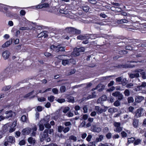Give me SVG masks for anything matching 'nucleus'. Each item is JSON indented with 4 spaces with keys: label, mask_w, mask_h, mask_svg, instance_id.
<instances>
[{
    "label": "nucleus",
    "mask_w": 146,
    "mask_h": 146,
    "mask_svg": "<svg viewBox=\"0 0 146 146\" xmlns=\"http://www.w3.org/2000/svg\"><path fill=\"white\" fill-rule=\"evenodd\" d=\"M70 130V128L68 127H65L64 129H63V131L64 133H66L68 132Z\"/></svg>",
    "instance_id": "50"
},
{
    "label": "nucleus",
    "mask_w": 146,
    "mask_h": 146,
    "mask_svg": "<svg viewBox=\"0 0 146 146\" xmlns=\"http://www.w3.org/2000/svg\"><path fill=\"white\" fill-rule=\"evenodd\" d=\"M8 9L6 12V14L7 16L9 17H12L14 16V14L11 12L8 11Z\"/></svg>",
    "instance_id": "24"
},
{
    "label": "nucleus",
    "mask_w": 146,
    "mask_h": 146,
    "mask_svg": "<svg viewBox=\"0 0 146 146\" xmlns=\"http://www.w3.org/2000/svg\"><path fill=\"white\" fill-rule=\"evenodd\" d=\"M140 74L142 76V78H143V79H146V74L145 72H142Z\"/></svg>",
    "instance_id": "55"
},
{
    "label": "nucleus",
    "mask_w": 146,
    "mask_h": 146,
    "mask_svg": "<svg viewBox=\"0 0 146 146\" xmlns=\"http://www.w3.org/2000/svg\"><path fill=\"white\" fill-rule=\"evenodd\" d=\"M95 109L98 114L102 113L104 111V109L100 108L98 106H96Z\"/></svg>",
    "instance_id": "19"
},
{
    "label": "nucleus",
    "mask_w": 146,
    "mask_h": 146,
    "mask_svg": "<svg viewBox=\"0 0 146 146\" xmlns=\"http://www.w3.org/2000/svg\"><path fill=\"white\" fill-rule=\"evenodd\" d=\"M113 104L115 106L118 107L120 105V103L118 100H117L114 102Z\"/></svg>",
    "instance_id": "38"
},
{
    "label": "nucleus",
    "mask_w": 146,
    "mask_h": 146,
    "mask_svg": "<svg viewBox=\"0 0 146 146\" xmlns=\"http://www.w3.org/2000/svg\"><path fill=\"white\" fill-rule=\"evenodd\" d=\"M21 120L23 122H27L28 121V118L25 115H23L21 117Z\"/></svg>",
    "instance_id": "25"
},
{
    "label": "nucleus",
    "mask_w": 146,
    "mask_h": 146,
    "mask_svg": "<svg viewBox=\"0 0 146 146\" xmlns=\"http://www.w3.org/2000/svg\"><path fill=\"white\" fill-rule=\"evenodd\" d=\"M113 125L115 128H116L120 127L121 124L119 122H115L114 123Z\"/></svg>",
    "instance_id": "42"
},
{
    "label": "nucleus",
    "mask_w": 146,
    "mask_h": 146,
    "mask_svg": "<svg viewBox=\"0 0 146 146\" xmlns=\"http://www.w3.org/2000/svg\"><path fill=\"white\" fill-rule=\"evenodd\" d=\"M55 97L53 96H51L48 98V100L50 102H52L54 99Z\"/></svg>",
    "instance_id": "34"
},
{
    "label": "nucleus",
    "mask_w": 146,
    "mask_h": 146,
    "mask_svg": "<svg viewBox=\"0 0 146 146\" xmlns=\"http://www.w3.org/2000/svg\"><path fill=\"white\" fill-rule=\"evenodd\" d=\"M127 101L128 103H131L134 102V99L132 97H129L128 98Z\"/></svg>",
    "instance_id": "35"
},
{
    "label": "nucleus",
    "mask_w": 146,
    "mask_h": 146,
    "mask_svg": "<svg viewBox=\"0 0 146 146\" xmlns=\"http://www.w3.org/2000/svg\"><path fill=\"white\" fill-rule=\"evenodd\" d=\"M60 92H64L66 90V87L64 86H62L60 88Z\"/></svg>",
    "instance_id": "51"
},
{
    "label": "nucleus",
    "mask_w": 146,
    "mask_h": 146,
    "mask_svg": "<svg viewBox=\"0 0 146 146\" xmlns=\"http://www.w3.org/2000/svg\"><path fill=\"white\" fill-rule=\"evenodd\" d=\"M52 9H53V13L56 15L59 14V12H58V11L59 10V9H58L55 7H54L52 8Z\"/></svg>",
    "instance_id": "30"
},
{
    "label": "nucleus",
    "mask_w": 146,
    "mask_h": 146,
    "mask_svg": "<svg viewBox=\"0 0 146 146\" xmlns=\"http://www.w3.org/2000/svg\"><path fill=\"white\" fill-rule=\"evenodd\" d=\"M74 28L72 27H68L66 28L65 29V31L66 32L71 33H73V31Z\"/></svg>",
    "instance_id": "22"
},
{
    "label": "nucleus",
    "mask_w": 146,
    "mask_h": 146,
    "mask_svg": "<svg viewBox=\"0 0 146 146\" xmlns=\"http://www.w3.org/2000/svg\"><path fill=\"white\" fill-rule=\"evenodd\" d=\"M50 48L57 52L60 51H64L65 50V47L62 46L61 44H58L57 46L52 45L50 46Z\"/></svg>",
    "instance_id": "1"
},
{
    "label": "nucleus",
    "mask_w": 146,
    "mask_h": 146,
    "mask_svg": "<svg viewBox=\"0 0 146 146\" xmlns=\"http://www.w3.org/2000/svg\"><path fill=\"white\" fill-rule=\"evenodd\" d=\"M16 125V121H14L12 124H9L8 125V129L10 132H12L15 130Z\"/></svg>",
    "instance_id": "4"
},
{
    "label": "nucleus",
    "mask_w": 146,
    "mask_h": 146,
    "mask_svg": "<svg viewBox=\"0 0 146 146\" xmlns=\"http://www.w3.org/2000/svg\"><path fill=\"white\" fill-rule=\"evenodd\" d=\"M66 59H64L62 60V64L63 65L66 66L70 62L72 63L73 64H74L75 61L74 60L72 59L68 60L67 58Z\"/></svg>",
    "instance_id": "7"
},
{
    "label": "nucleus",
    "mask_w": 146,
    "mask_h": 146,
    "mask_svg": "<svg viewBox=\"0 0 146 146\" xmlns=\"http://www.w3.org/2000/svg\"><path fill=\"white\" fill-rule=\"evenodd\" d=\"M48 35L47 34V32L46 31H44L40 33L38 35V38H40L42 37H44V38L47 37Z\"/></svg>",
    "instance_id": "17"
},
{
    "label": "nucleus",
    "mask_w": 146,
    "mask_h": 146,
    "mask_svg": "<svg viewBox=\"0 0 146 146\" xmlns=\"http://www.w3.org/2000/svg\"><path fill=\"white\" fill-rule=\"evenodd\" d=\"M70 139L74 141H76L77 140V138L74 135H71L69 137Z\"/></svg>",
    "instance_id": "39"
},
{
    "label": "nucleus",
    "mask_w": 146,
    "mask_h": 146,
    "mask_svg": "<svg viewBox=\"0 0 146 146\" xmlns=\"http://www.w3.org/2000/svg\"><path fill=\"white\" fill-rule=\"evenodd\" d=\"M138 121L137 120L135 119L133 120V125L134 127H137L138 125Z\"/></svg>",
    "instance_id": "28"
},
{
    "label": "nucleus",
    "mask_w": 146,
    "mask_h": 146,
    "mask_svg": "<svg viewBox=\"0 0 146 146\" xmlns=\"http://www.w3.org/2000/svg\"><path fill=\"white\" fill-rule=\"evenodd\" d=\"M144 99V97L142 96H137L135 98V102L137 103L141 102Z\"/></svg>",
    "instance_id": "14"
},
{
    "label": "nucleus",
    "mask_w": 146,
    "mask_h": 146,
    "mask_svg": "<svg viewBox=\"0 0 146 146\" xmlns=\"http://www.w3.org/2000/svg\"><path fill=\"white\" fill-rule=\"evenodd\" d=\"M107 99V97L106 95H103L101 98H100L98 101L101 100L102 101H104L106 100Z\"/></svg>",
    "instance_id": "36"
},
{
    "label": "nucleus",
    "mask_w": 146,
    "mask_h": 146,
    "mask_svg": "<svg viewBox=\"0 0 146 146\" xmlns=\"http://www.w3.org/2000/svg\"><path fill=\"white\" fill-rule=\"evenodd\" d=\"M16 9L19 8V7H12L5 5L3 4L0 3V11H3V10L7 11L8 9H12L13 8Z\"/></svg>",
    "instance_id": "3"
},
{
    "label": "nucleus",
    "mask_w": 146,
    "mask_h": 146,
    "mask_svg": "<svg viewBox=\"0 0 146 146\" xmlns=\"http://www.w3.org/2000/svg\"><path fill=\"white\" fill-rule=\"evenodd\" d=\"M7 141L9 143H13L15 142V138L12 136H9L7 138Z\"/></svg>",
    "instance_id": "20"
},
{
    "label": "nucleus",
    "mask_w": 146,
    "mask_h": 146,
    "mask_svg": "<svg viewBox=\"0 0 146 146\" xmlns=\"http://www.w3.org/2000/svg\"><path fill=\"white\" fill-rule=\"evenodd\" d=\"M52 92L55 94H58V90L56 88H53L52 89Z\"/></svg>",
    "instance_id": "58"
},
{
    "label": "nucleus",
    "mask_w": 146,
    "mask_h": 146,
    "mask_svg": "<svg viewBox=\"0 0 146 146\" xmlns=\"http://www.w3.org/2000/svg\"><path fill=\"white\" fill-rule=\"evenodd\" d=\"M104 138V136L102 135H100L99 136V138L96 139V141L97 142H99L102 141Z\"/></svg>",
    "instance_id": "31"
},
{
    "label": "nucleus",
    "mask_w": 146,
    "mask_h": 146,
    "mask_svg": "<svg viewBox=\"0 0 146 146\" xmlns=\"http://www.w3.org/2000/svg\"><path fill=\"white\" fill-rule=\"evenodd\" d=\"M13 69V65H11L7 68L6 70L8 71H11Z\"/></svg>",
    "instance_id": "54"
},
{
    "label": "nucleus",
    "mask_w": 146,
    "mask_h": 146,
    "mask_svg": "<svg viewBox=\"0 0 146 146\" xmlns=\"http://www.w3.org/2000/svg\"><path fill=\"white\" fill-rule=\"evenodd\" d=\"M88 35H87V36H83L82 35H80L79 36H77V38L78 40H84L86 39H88L89 38L88 37Z\"/></svg>",
    "instance_id": "21"
},
{
    "label": "nucleus",
    "mask_w": 146,
    "mask_h": 146,
    "mask_svg": "<svg viewBox=\"0 0 146 146\" xmlns=\"http://www.w3.org/2000/svg\"><path fill=\"white\" fill-rule=\"evenodd\" d=\"M32 127H33L32 130V132L31 133V135L33 136H34L36 134V131L37 130V127L36 125L35 124H33L32 125Z\"/></svg>",
    "instance_id": "13"
},
{
    "label": "nucleus",
    "mask_w": 146,
    "mask_h": 146,
    "mask_svg": "<svg viewBox=\"0 0 146 146\" xmlns=\"http://www.w3.org/2000/svg\"><path fill=\"white\" fill-rule=\"evenodd\" d=\"M10 53L8 50H5L3 53L2 56L4 59L6 60L8 58Z\"/></svg>",
    "instance_id": "10"
},
{
    "label": "nucleus",
    "mask_w": 146,
    "mask_h": 146,
    "mask_svg": "<svg viewBox=\"0 0 146 146\" xmlns=\"http://www.w3.org/2000/svg\"><path fill=\"white\" fill-rule=\"evenodd\" d=\"M67 57V56L66 55H58L57 56V58H58L59 59L62 60L63 59H65L66 58V57Z\"/></svg>",
    "instance_id": "26"
},
{
    "label": "nucleus",
    "mask_w": 146,
    "mask_h": 146,
    "mask_svg": "<svg viewBox=\"0 0 146 146\" xmlns=\"http://www.w3.org/2000/svg\"><path fill=\"white\" fill-rule=\"evenodd\" d=\"M44 125L46 128L48 129H50L51 127L50 125L48 123V122H47L46 123L44 124Z\"/></svg>",
    "instance_id": "60"
},
{
    "label": "nucleus",
    "mask_w": 146,
    "mask_h": 146,
    "mask_svg": "<svg viewBox=\"0 0 146 146\" xmlns=\"http://www.w3.org/2000/svg\"><path fill=\"white\" fill-rule=\"evenodd\" d=\"M74 114L73 113L69 111L66 114V115L69 117H72L73 116Z\"/></svg>",
    "instance_id": "59"
},
{
    "label": "nucleus",
    "mask_w": 146,
    "mask_h": 146,
    "mask_svg": "<svg viewBox=\"0 0 146 146\" xmlns=\"http://www.w3.org/2000/svg\"><path fill=\"white\" fill-rule=\"evenodd\" d=\"M32 7L33 9H35L36 8H42V7L41 4L37 5L35 6H33Z\"/></svg>",
    "instance_id": "53"
},
{
    "label": "nucleus",
    "mask_w": 146,
    "mask_h": 146,
    "mask_svg": "<svg viewBox=\"0 0 146 146\" xmlns=\"http://www.w3.org/2000/svg\"><path fill=\"white\" fill-rule=\"evenodd\" d=\"M28 142L30 144H34L36 142V141L32 137H30L28 139Z\"/></svg>",
    "instance_id": "23"
},
{
    "label": "nucleus",
    "mask_w": 146,
    "mask_h": 146,
    "mask_svg": "<svg viewBox=\"0 0 146 146\" xmlns=\"http://www.w3.org/2000/svg\"><path fill=\"white\" fill-rule=\"evenodd\" d=\"M122 130V127H119L115 128V129H114V131L117 132L119 133Z\"/></svg>",
    "instance_id": "33"
},
{
    "label": "nucleus",
    "mask_w": 146,
    "mask_h": 146,
    "mask_svg": "<svg viewBox=\"0 0 146 146\" xmlns=\"http://www.w3.org/2000/svg\"><path fill=\"white\" fill-rule=\"evenodd\" d=\"M124 94L126 96H129L130 95V92L128 90H126L124 92Z\"/></svg>",
    "instance_id": "43"
},
{
    "label": "nucleus",
    "mask_w": 146,
    "mask_h": 146,
    "mask_svg": "<svg viewBox=\"0 0 146 146\" xmlns=\"http://www.w3.org/2000/svg\"><path fill=\"white\" fill-rule=\"evenodd\" d=\"M70 110V108L69 107H65L64 108L63 111V112L66 113H67L68 111Z\"/></svg>",
    "instance_id": "48"
},
{
    "label": "nucleus",
    "mask_w": 146,
    "mask_h": 146,
    "mask_svg": "<svg viewBox=\"0 0 146 146\" xmlns=\"http://www.w3.org/2000/svg\"><path fill=\"white\" fill-rule=\"evenodd\" d=\"M35 92L34 91H33L31 92L28 93L25 96H24V98H27V97H28L30 96L31 95H32L33 93H34Z\"/></svg>",
    "instance_id": "57"
},
{
    "label": "nucleus",
    "mask_w": 146,
    "mask_h": 146,
    "mask_svg": "<svg viewBox=\"0 0 146 146\" xmlns=\"http://www.w3.org/2000/svg\"><path fill=\"white\" fill-rule=\"evenodd\" d=\"M92 137V136L91 135H88L86 138V140L88 142H89L90 141Z\"/></svg>",
    "instance_id": "63"
},
{
    "label": "nucleus",
    "mask_w": 146,
    "mask_h": 146,
    "mask_svg": "<svg viewBox=\"0 0 146 146\" xmlns=\"http://www.w3.org/2000/svg\"><path fill=\"white\" fill-rule=\"evenodd\" d=\"M105 87V86L100 84L98 85L95 88H93L92 89V91H94L96 89H98V90L99 91H101L102 90L104 89Z\"/></svg>",
    "instance_id": "12"
},
{
    "label": "nucleus",
    "mask_w": 146,
    "mask_h": 146,
    "mask_svg": "<svg viewBox=\"0 0 146 146\" xmlns=\"http://www.w3.org/2000/svg\"><path fill=\"white\" fill-rule=\"evenodd\" d=\"M120 93V92H119L116 91L115 92L113 93L112 94V95L114 97H117Z\"/></svg>",
    "instance_id": "49"
},
{
    "label": "nucleus",
    "mask_w": 146,
    "mask_h": 146,
    "mask_svg": "<svg viewBox=\"0 0 146 146\" xmlns=\"http://www.w3.org/2000/svg\"><path fill=\"white\" fill-rule=\"evenodd\" d=\"M98 37V36L96 34H94L90 35V38L91 39H95Z\"/></svg>",
    "instance_id": "45"
},
{
    "label": "nucleus",
    "mask_w": 146,
    "mask_h": 146,
    "mask_svg": "<svg viewBox=\"0 0 146 146\" xmlns=\"http://www.w3.org/2000/svg\"><path fill=\"white\" fill-rule=\"evenodd\" d=\"M117 109L115 108H110L108 110V111L110 113H112L114 112H115L117 111Z\"/></svg>",
    "instance_id": "27"
},
{
    "label": "nucleus",
    "mask_w": 146,
    "mask_h": 146,
    "mask_svg": "<svg viewBox=\"0 0 146 146\" xmlns=\"http://www.w3.org/2000/svg\"><path fill=\"white\" fill-rule=\"evenodd\" d=\"M93 131L97 132H99L101 130V128L100 127H97L96 126L94 127L93 129H92Z\"/></svg>",
    "instance_id": "29"
},
{
    "label": "nucleus",
    "mask_w": 146,
    "mask_h": 146,
    "mask_svg": "<svg viewBox=\"0 0 146 146\" xmlns=\"http://www.w3.org/2000/svg\"><path fill=\"white\" fill-rule=\"evenodd\" d=\"M31 130L30 128L27 127L24 129L22 130V132L24 135H28L31 132Z\"/></svg>",
    "instance_id": "16"
},
{
    "label": "nucleus",
    "mask_w": 146,
    "mask_h": 146,
    "mask_svg": "<svg viewBox=\"0 0 146 146\" xmlns=\"http://www.w3.org/2000/svg\"><path fill=\"white\" fill-rule=\"evenodd\" d=\"M50 117L49 115H47L44 117V118L40 120L39 123H41L43 125L46 123L47 122H49Z\"/></svg>",
    "instance_id": "8"
},
{
    "label": "nucleus",
    "mask_w": 146,
    "mask_h": 146,
    "mask_svg": "<svg viewBox=\"0 0 146 146\" xmlns=\"http://www.w3.org/2000/svg\"><path fill=\"white\" fill-rule=\"evenodd\" d=\"M85 50V48L83 47L75 48L74 49L72 53V55L74 56H79L80 53L84 52Z\"/></svg>",
    "instance_id": "2"
},
{
    "label": "nucleus",
    "mask_w": 146,
    "mask_h": 146,
    "mask_svg": "<svg viewBox=\"0 0 146 146\" xmlns=\"http://www.w3.org/2000/svg\"><path fill=\"white\" fill-rule=\"evenodd\" d=\"M60 13L62 14H67L68 11H67L66 9H60L59 10V12Z\"/></svg>",
    "instance_id": "32"
},
{
    "label": "nucleus",
    "mask_w": 146,
    "mask_h": 146,
    "mask_svg": "<svg viewBox=\"0 0 146 146\" xmlns=\"http://www.w3.org/2000/svg\"><path fill=\"white\" fill-rule=\"evenodd\" d=\"M143 71V70L141 69H138L135 70V73L131 74L129 75V77L131 78H137L139 76V73Z\"/></svg>",
    "instance_id": "5"
},
{
    "label": "nucleus",
    "mask_w": 146,
    "mask_h": 146,
    "mask_svg": "<svg viewBox=\"0 0 146 146\" xmlns=\"http://www.w3.org/2000/svg\"><path fill=\"white\" fill-rule=\"evenodd\" d=\"M5 114L6 115L5 116V118L8 119L9 117H12L13 114L15 115V112L10 110L9 111H6L5 112Z\"/></svg>",
    "instance_id": "11"
},
{
    "label": "nucleus",
    "mask_w": 146,
    "mask_h": 146,
    "mask_svg": "<svg viewBox=\"0 0 146 146\" xmlns=\"http://www.w3.org/2000/svg\"><path fill=\"white\" fill-rule=\"evenodd\" d=\"M64 124L66 126H69L71 125V122L70 121L65 122Z\"/></svg>",
    "instance_id": "64"
},
{
    "label": "nucleus",
    "mask_w": 146,
    "mask_h": 146,
    "mask_svg": "<svg viewBox=\"0 0 146 146\" xmlns=\"http://www.w3.org/2000/svg\"><path fill=\"white\" fill-rule=\"evenodd\" d=\"M12 41L13 39L12 38L10 39L4 44L2 45V47L5 48L8 46L12 43Z\"/></svg>",
    "instance_id": "15"
},
{
    "label": "nucleus",
    "mask_w": 146,
    "mask_h": 146,
    "mask_svg": "<svg viewBox=\"0 0 146 146\" xmlns=\"http://www.w3.org/2000/svg\"><path fill=\"white\" fill-rule=\"evenodd\" d=\"M39 128L40 130V131L43 130L44 129V125L41 124V123H39Z\"/></svg>",
    "instance_id": "46"
},
{
    "label": "nucleus",
    "mask_w": 146,
    "mask_h": 146,
    "mask_svg": "<svg viewBox=\"0 0 146 146\" xmlns=\"http://www.w3.org/2000/svg\"><path fill=\"white\" fill-rule=\"evenodd\" d=\"M74 30L73 31V33H75L76 34H79L81 33V31L80 30L75 29L74 28Z\"/></svg>",
    "instance_id": "47"
},
{
    "label": "nucleus",
    "mask_w": 146,
    "mask_h": 146,
    "mask_svg": "<svg viewBox=\"0 0 146 146\" xmlns=\"http://www.w3.org/2000/svg\"><path fill=\"white\" fill-rule=\"evenodd\" d=\"M135 141V138L134 137H131L128 139V142L129 143H133Z\"/></svg>",
    "instance_id": "41"
},
{
    "label": "nucleus",
    "mask_w": 146,
    "mask_h": 146,
    "mask_svg": "<svg viewBox=\"0 0 146 146\" xmlns=\"http://www.w3.org/2000/svg\"><path fill=\"white\" fill-rule=\"evenodd\" d=\"M48 130L46 129L42 133L40 134V141H41L44 140L45 139L48 137Z\"/></svg>",
    "instance_id": "6"
},
{
    "label": "nucleus",
    "mask_w": 146,
    "mask_h": 146,
    "mask_svg": "<svg viewBox=\"0 0 146 146\" xmlns=\"http://www.w3.org/2000/svg\"><path fill=\"white\" fill-rule=\"evenodd\" d=\"M38 100L40 102H44L46 100V98L44 97H40V98H38Z\"/></svg>",
    "instance_id": "56"
},
{
    "label": "nucleus",
    "mask_w": 146,
    "mask_h": 146,
    "mask_svg": "<svg viewBox=\"0 0 146 146\" xmlns=\"http://www.w3.org/2000/svg\"><path fill=\"white\" fill-rule=\"evenodd\" d=\"M121 134L122 136L123 137H126L127 135V134L124 131L121 132Z\"/></svg>",
    "instance_id": "61"
},
{
    "label": "nucleus",
    "mask_w": 146,
    "mask_h": 146,
    "mask_svg": "<svg viewBox=\"0 0 146 146\" xmlns=\"http://www.w3.org/2000/svg\"><path fill=\"white\" fill-rule=\"evenodd\" d=\"M63 127L61 126H60L58 127V132H61L63 130Z\"/></svg>",
    "instance_id": "62"
},
{
    "label": "nucleus",
    "mask_w": 146,
    "mask_h": 146,
    "mask_svg": "<svg viewBox=\"0 0 146 146\" xmlns=\"http://www.w3.org/2000/svg\"><path fill=\"white\" fill-rule=\"evenodd\" d=\"M143 110V109L141 108H139L138 109L136 113V116L137 117H140L141 115V112Z\"/></svg>",
    "instance_id": "18"
},
{
    "label": "nucleus",
    "mask_w": 146,
    "mask_h": 146,
    "mask_svg": "<svg viewBox=\"0 0 146 146\" xmlns=\"http://www.w3.org/2000/svg\"><path fill=\"white\" fill-rule=\"evenodd\" d=\"M117 97L118 100H120L123 99V96L122 94L120 93Z\"/></svg>",
    "instance_id": "44"
},
{
    "label": "nucleus",
    "mask_w": 146,
    "mask_h": 146,
    "mask_svg": "<svg viewBox=\"0 0 146 146\" xmlns=\"http://www.w3.org/2000/svg\"><path fill=\"white\" fill-rule=\"evenodd\" d=\"M83 10L84 11L87 12L88 11L89 9V7L87 6H84L82 8Z\"/></svg>",
    "instance_id": "37"
},
{
    "label": "nucleus",
    "mask_w": 146,
    "mask_h": 146,
    "mask_svg": "<svg viewBox=\"0 0 146 146\" xmlns=\"http://www.w3.org/2000/svg\"><path fill=\"white\" fill-rule=\"evenodd\" d=\"M56 101L59 103H61L64 102L65 100L64 99H58Z\"/></svg>",
    "instance_id": "52"
},
{
    "label": "nucleus",
    "mask_w": 146,
    "mask_h": 146,
    "mask_svg": "<svg viewBox=\"0 0 146 146\" xmlns=\"http://www.w3.org/2000/svg\"><path fill=\"white\" fill-rule=\"evenodd\" d=\"M141 141V140L139 139L136 140L134 141V144L135 145H137L139 144Z\"/></svg>",
    "instance_id": "40"
},
{
    "label": "nucleus",
    "mask_w": 146,
    "mask_h": 146,
    "mask_svg": "<svg viewBox=\"0 0 146 146\" xmlns=\"http://www.w3.org/2000/svg\"><path fill=\"white\" fill-rule=\"evenodd\" d=\"M143 88H146V83L145 82H142L141 86H137L136 88H135V90L137 92L139 91L142 90Z\"/></svg>",
    "instance_id": "9"
}]
</instances>
